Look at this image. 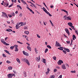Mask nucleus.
<instances>
[{"label": "nucleus", "mask_w": 78, "mask_h": 78, "mask_svg": "<svg viewBox=\"0 0 78 78\" xmlns=\"http://www.w3.org/2000/svg\"><path fill=\"white\" fill-rule=\"evenodd\" d=\"M4 6H5V7H7V6H9V4L8 3L6 4V3H4Z\"/></svg>", "instance_id": "obj_13"}, {"label": "nucleus", "mask_w": 78, "mask_h": 78, "mask_svg": "<svg viewBox=\"0 0 78 78\" xmlns=\"http://www.w3.org/2000/svg\"><path fill=\"white\" fill-rule=\"evenodd\" d=\"M14 47H15V48H17V47H18V45H15L13 46Z\"/></svg>", "instance_id": "obj_27"}, {"label": "nucleus", "mask_w": 78, "mask_h": 78, "mask_svg": "<svg viewBox=\"0 0 78 78\" xmlns=\"http://www.w3.org/2000/svg\"><path fill=\"white\" fill-rule=\"evenodd\" d=\"M61 10H62V11H64V12H65L67 13L68 15V12H67V11H66V10L62 9Z\"/></svg>", "instance_id": "obj_17"}, {"label": "nucleus", "mask_w": 78, "mask_h": 78, "mask_svg": "<svg viewBox=\"0 0 78 78\" xmlns=\"http://www.w3.org/2000/svg\"><path fill=\"white\" fill-rule=\"evenodd\" d=\"M66 51H67V52H70V50H69V49L67 48V49L66 50Z\"/></svg>", "instance_id": "obj_48"}, {"label": "nucleus", "mask_w": 78, "mask_h": 78, "mask_svg": "<svg viewBox=\"0 0 78 78\" xmlns=\"http://www.w3.org/2000/svg\"><path fill=\"white\" fill-rule=\"evenodd\" d=\"M23 53L24 55H26V56H28V53L27 52H26L25 51H23Z\"/></svg>", "instance_id": "obj_11"}, {"label": "nucleus", "mask_w": 78, "mask_h": 78, "mask_svg": "<svg viewBox=\"0 0 78 78\" xmlns=\"http://www.w3.org/2000/svg\"><path fill=\"white\" fill-rule=\"evenodd\" d=\"M65 30L66 32L69 35V36H70V32H69V31L68 30V29L66 28L65 29Z\"/></svg>", "instance_id": "obj_6"}, {"label": "nucleus", "mask_w": 78, "mask_h": 78, "mask_svg": "<svg viewBox=\"0 0 78 78\" xmlns=\"http://www.w3.org/2000/svg\"><path fill=\"white\" fill-rule=\"evenodd\" d=\"M43 11H44V12H45L46 13H47L48 12V11H47V10H46V9H45V8L43 7Z\"/></svg>", "instance_id": "obj_18"}, {"label": "nucleus", "mask_w": 78, "mask_h": 78, "mask_svg": "<svg viewBox=\"0 0 78 78\" xmlns=\"http://www.w3.org/2000/svg\"><path fill=\"white\" fill-rule=\"evenodd\" d=\"M63 52L64 53V54H66L67 53V52H66V51H65L63 50Z\"/></svg>", "instance_id": "obj_42"}, {"label": "nucleus", "mask_w": 78, "mask_h": 78, "mask_svg": "<svg viewBox=\"0 0 78 78\" xmlns=\"http://www.w3.org/2000/svg\"><path fill=\"white\" fill-rule=\"evenodd\" d=\"M47 47H48V48H51V46H50V45H47Z\"/></svg>", "instance_id": "obj_37"}, {"label": "nucleus", "mask_w": 78, "mask_h": 78, "mask_svg": "<svg viewBox=\"0 0 78 78\" xmlns=\"http://www.w3.org/2000/svg\"><path fill=\"white\" fill-rule=\"evenodd\" d=\"M20 1H21V2H22L23 3H24V2H25V1H23V0H20Z\"/></svg>", "instance_id": "obj_57"}, {"label": "nucleus", "mask_w": 78, "mask_h": 78, "mask_svg": "<svg viewBox=\"0 0 78 78\" xmlns=\"http://www.w3.org/2000/svg\"><path fill=\"white\" fill-rule=\"evenodd\" d=\"M8 39V37H5V40L6 41L7 39Z\"/></svg>", "instance_id": "obj_58"}, {"label": "nucleus", "mask_w": 78, "mask_h": 78, "mask_svg": "<svg viewBox=\"0 0 78 78\" xmlns=\"http://www.w3.org/2000/svg\"><path fill=\"white\" fill-rule=\"evenodd\" d=\"M12 5H13V4H11L9 6V8H10V7H11V6H12Z\"/></svg>", "instance_id": "obj_45"}, {"label": "nucleus", "mask_w": 78, "mask_h": 78, "mask_svg": "<svg viewBox=\"0 0 78 78\" xmlns=\"http://www.w3.org/2000/svg\"><path fill=\"white\" fill-rule=\"evenodd\" d=\"M14 46H11L10 47V49H11V50H13V49H14Z\"/></svg>", "instance_id": "obj_35"}, {"label": "nucleus", "mask_w": 78, "mask_h": 78, "mask_svg": "<svg viewBox=\"0 0 78 78\" xmlns=\"http://www.w3.org/2000/svg\"><path fill=\"white\" fill-rule=\"evenodd\" d=\"M73 40H75V39H76V36H75V35H73Z\"/></svg>", "instance_id": "obj_21"}, {"label": "nucleus", "mask_w": 78, "mask_h": 78, "mask_svg": "<svg viewBox=\"0 0 78 78\" xmlns=\"http://www.w3.org/2000/svg\"><path fill=\"white\" fill-rule=\"evenodd\" d=\"M43 62H44V63H46V59H43Z\"/></svg>", "instance_id": "obj_26"}, {"label": "nucleus", "mask_w": 78, "mask_h": 78, "mask_svg": "<svg viewBox=\"0 0 78 78\" xmlns=\"http://www.w3.org/2000/svg\"><path fill=\"white\" fill-rule=\"evenodd\" d=\"M66 42L67 44H70V41H67Z\"/></svg>", "instance_id": "obj_55"}, {"label": "nucleus", "mask_w": 78, "mask_h": 78, "mask_svg": "<svg viewBox=\"0 0 78 78\" xmlns=\"http://www.w3.org/2000/svg\"><path fill=\"white\" fill-rule=\"evenodd\" d=\"M2 55L3 56V57H4L5 58H6V55H5V54H2Z\"/></svg>", "instance_id": "obj_36"}, {"label": "nucleus", "mask_w": 78, "mask_h": 78, "mask_svg": "<svg viewBox=\"0 0 78 78\" xmlns=\"http://www.w3.org/2000/svg\"><path fill=\"white\" fill-rule=\"evenodd\" d=\"M8 78H12V74H9L7 75Z\"/></svg>", "instance_id": "obj_9"}, {"label": "nucleus", "mask_w": 78, "mask_h": 78, "mask_svg": "<svg viewBox=\"0 0 78 78\" xmlns=\"http://www.w3.org/2000/svg\"><path fill=\"white\" fill-rule=\"evenodd\" d=\"M50 22L52 27H53V23H52V22H51V21L50 20Z\"/></svg>", "instance_id": "obj_33"}, {"label": "nucleus", "mask_w": 78, "mask_h": 78, "mask_svg": "<svg viewBox=\"0 0 78 78\" xmlns=\"http://www.w3.org/2000/svg\"><path fill=\"white\" fill-rule=\"evenodd\" d=\"M8 16L9 17H12V16L10 15H8Z\"/></svg>", "instance_id": "obj_52"}, {"label": "nucleus", "mask_w": 78, "mask_h": 78, "mask_svg": "<svg viewBox=\"0 0 78 78\" xmlns=\"http://www.w3.org/2000/svg\"><path fill=\"white\" fill-rule=\"evenodd\" d=\"M6 62H7V63H9V61H7Z\"/></svg>", "instance_id": "obj_63"}, {"label": "nucleus", "mask_w": 78, "mask_h": 78, "mask_svg": "<svg viewBox=\"0 0 78 78\" xmlns=\"http://www.w3.org/2000/svg\"><path fill=\"white\" fill-rule=\"evenodd\" d=\"M59 48H60V50H63V47H60Z\"/></svg>", "instance_id": "obj_40"}, {"label": "nucleus", "mask_w": 78, "mask_h": 78, "mask_svg": "<svg viewBox=\"0 0 78 78\" xmlns=\"http://www.w3.org/2000/svg\"><path fill=\"white\" fill-rule=\"evenodd\" d=\"M71 28H72V29H73L74 28V27L73 26H71Z\"/></svg>", "instance_id": "obj_62"}, {"label": "nucleus", "mask_w": 78, "mask_h": 78, "mask_svg": "<svg viewBox=\"0 0 78 78\" xmlns=\"http://www.w3.org/2000/svg\"><path fill=\"white\" fill-rule=\"evenodd\" d=\"M54 72H56L57 71V69H54Z\"/></svg>", "instance_id": "obj_47"}, {"label": "nucleus", "mask_w": 78, "mask_h": 78, "mask_svg": "<svg viewBox=\"0 0 78 78\" xmlns=\"http://www.w3.org/2000/svg\"><path fill=\"white\" fill-rule=\"evenodd\" d=\"M23 3V4H24V5H27V6H28V5H27V3H26V2H25L24 1V2Z\"/></svg>", "instance_id": "obj_51"}, {"label": "nucleus", "mask_w": 78, "mask_h": 78, "mask_svg": "<svg viewBox=\"0 0 78 78\" xmlns=\"http://www.w3.org/2000/svg\"><path fill=\"white\" fill-rule=\"evenodd\" d=\"M27 49H28V50H30V51H31V47H30V46H27Z\"/></svg>", "instance_id": "obj_23"}, {"label": "nucleus", "mask_w": 78, "mask_h": 78, "mask_svg": "<svg viewBox=\"0 0 78 78\" xmlns=\"http://www.w3.org/2000/svg\"><path fill=\"white\" fill-rule=\"evenodd\" d=\"M2 13L3 14V15H2V17H5V18H8V16H7V14H6V13L4 12H2Z\"/></svg>", "instance_id": "obj_1"}, {"label": "nucleus", "mask_w": 78, "mask_h": 78, "mask_svg": "<svg viewBox=\"0 0 78 78\" xmlns=\"http://www.w3.org/2000/svg\"><path fill=\"white\" fill-rule=\"evenodd\" d=\"M47 70H48V71L47 72H46V75H48V74L49 73V72L50 71V69H49V68H48Z\"/></svg>", "instance_id": "obj_12"}, {"label": "nucleus", "mask_w": 78, "mask_h": 78, "mask_svg": "<svg viewBox=\"0 0 78 78\" xmlns=\"http://www.w3.org/2000/svg\"><path fill=\"white\" fill-rule=\"evenodd\" d=\"M12 67L11 66L9 67H8V69H9V70H12Z\"/></svg>", "instance_id": "obj_32"}, {"label": "nucleus", "mask_w": 78, "mask_h": 78, "mask_svg": "<svg viewBox=\"0 0 78 78\" xmlns=\"http://www.w3.org/2000/svg\"><path fill=\"white\" fill-rule=\"evenodd\" d=\"M55 46L56 47H61V44L58 42L57 41H56L55 43Z\"/></svg>", "instance_id": "obj_4"}, {"label": "nucleus", "mask_w": 78, "mask_h": 78, "mask_svg": "<svg viewBox=\"0 0 78 78\" xmlns=\"http://www.w3.org/2000/svg\"><path fill=\"white\" fill-rule=\"evenodd\" d=\"M75 31L76 33V34H77V35H78V31H76V30H75Z\"/></svg>", "instance_id": "obj_54"}, {"label": "nucleus", "mask_w": 78, "mask_h": 78, "mask_svg": "<svg viewBox=\"0 0 78 78\" xmlns=\"http://www.w3.org/2000/svg\"><path fill=\"white\" fill-rule=\"evenodd\" d=\"M18 2L19 3H20V0H18Z\"/></svg>", "instance_id": "obj_64"}, {"label": "nucleus", "mask_w": 78, "mask_h": 78, "mask_svg": "<svg viewBox=\"0 0 78 78\" xmlns=\"http://www.w3.org/2000/svg\"><path fill=\"white\" fill-rule=\"evenodd\" d=\"M41 59V58H40V56H39V57H36V61H40Z\"/></svg>", "instance_id": "obj_10"}, {"label": "nucleus", "mask_w": 78, "mask_h": 78, "mask_svg": "<svg viewBox=\"0 0 78 78\" xmlns=\"http://www.w3.org/2000/svg\"><path fill=\"white\" fill-rule=\"evenodd\" d=\"M6 31H9V32H10V31H12V30L10 29H6Z\"/></svg>", "instance_id": "obj_19"}, {"label": "nucleus", "mask_w": 78, "mask_h": 78, "mask_svg": "<svg viewBox=\"0 0 78 78\" xmlns=\"http://www.w3.org/2000/svg\"><path fill=\"white\" fill-rule=\"evenodd\" d=\"M47 14H48V15H49V16H50V17H51V16H52V15H51V14H50L49 12H48L47 13Z\"/></svg>", "instance_id": "obj_22"}, {"label": "nucleus", "mask_w": 78, "mask_h": 78, "mask_svg": "<svg viewBox=\"0 0 78 78\" xmlns=\"http://www.w3.org/2000/svg\"><path fill=\"white\" fill-rule=\"evenodd\" d=\"M22 22H20L18 24H17L16 25V29H19L21 26H20V25H21L22 24Z\"/></svg>", "instance_id": "obj_2"}, {"label": "nucleus", "mask_w": 78, "mask_h": 78, "mask_svg": "<svg viewBox=\"0 0 78 78\" xmlns=\"http://www.w3.org/2000/svg\"><path fill=\"white\" fill-rule=\"evenodd\" d=\"M17 7L19 8L20 9H22V7L21 6H20V5H17Z\"/></svg>", "instance_id": "obj_30"}, {"label": "nucleus", "mask_w": 78, "mask_h": 78, "mask_svg": "<svg viewBox=\"0 0 78 78\" xmlns=\"http://www.w3.org/2000/svg\"><path fill=\"white\" fill-rule=\"evenodd\" d=\"M24 76L25 77H27V73H24Z\"/></svg>", "instance_id": "obj_39"}, {"label": "nucleus", "mask_w": 78, "mask_h": 78, "mask_svg": "<svg viewBox=\"0 0 78 78\" xmlns=\"http://www.w3.org/2000/svg\"><path fill=\"white\" fill-rule=\"evenodd\" d=\"M16 60L19 63V64H20V60H19V59L17 58Z\"/></svg>", "instance_id": "obj_24"}, {"label": "nucleus", "mask_w": 78, "mask_h": 78, "mask_svg": "<svg viewBox=\"0 0 78 78\" xmlns=\"http://www.w3.org/2000/svg\"><path fill=\"white\" fill-rule=\"evenodd\" d=\"M25 33L27 34H29V32L28 31H25L24 32Z\"/></svg>", "instance_id": "obj_25"}, {"label": "nucleus", "mask_w": 78, "mask_h": 78, "mask_svg": "<svg viewBox=\"0 0 78 78\" xmlns=\"http://www.w3.org/2000/svg\"><path fill=\"white\" fill-rule=\"evenodd\" d=\"M37 37H38L39 38H40L41 37V36H39V35H38V34H37Z\"/></svg>", "instance_id": "obj_53"}, {"label": "nucleus", "mask_w": 78, "mask_h": 78, "mask_svg": "<svg viewBox=\"0 0 78 78\" xmlns=\"http://www.w3.org/2000/svg\"><path fill=\"white\" fill-rule=\"evenodd\" d=\"M15 51H18V48H16L15 50Z\"/></svg>", "instance_id": "obj_46"}, {"label": "nucleus", "mask_w": 78, "mask_h": 78, "mask_svg": "<svg viewBox=\"0 0 78 78\" xmlns=\"http://www.w3.org/2000/svg\"><path fill=\"white\" fill-rule=\"evenodd\" d=\"M27 8L29 10V11H30L31 12H32V14H34V12H33L32 10L30 9V8L28 7H27Z\"/></svg>", "instance_id": "obj_7"}, {"label": "nucleus", "mask_w": 78, "mask_h": 78, "mask_svg": "<svg viewBox=\"0 0 78 78\" xmlns=\"http://www.w3.org/2000/svg\"><path fill=\"white\" fill-rule=\"evenodd\" d=\"M27 28L26 27H24V30H27Z\"/></svg>", "instance_id": "obj_56"}, {"label": "nucleus", "mask_w": 78, "mask_h": 78, "mask_svg": "<svg viewBox=\"0 0 78 78\" xmlns=\"http://www.w3.org/2000/svg\"><path fill=\"white\" fill-rule=\"evenodd\" d=\"M12 14L13 16H15V13H14V12L12 13Z\"/></svg>", "instance_id": "obj_49"}, {"label": "nucleus", "mask_w": 78, "mask_h": 78, "mask_svg": "<svg viewBox=\"0 0 78 78\" xmlns=\"http://www.w3.org/2000/svg\"><path fill=\"white\" fill-rule=\"evenodd\" d=\"M48 48H46L45 49V50L44 51V53H47V51H48Z\"/></svg>", "instance_id": "obj_29"}, {"label": "nucleus", "mask_w": 78, "mask_h": 78, "mask_svg": "<svg viewBox=\"0 0 78 78\" xmlns=\"http://www.w3.org/2000/svg\"><path fill=\"white\" fill-rule=\"evenodd\" d=\"M5 45H9V44L7 43H6V42L4 43V44Z\"/></svg>", "instance_id": "obj_34"}, {"label": "nucleus", "mask_w": 78, "mask_h": 78, "mask_svg": "<svg viewBox=\"0 0 78 78\" xmlns=\"http://www.w3.org/2000/svg\"><path fill=\"white\" fill-rule=\"evenodd\" d=\"M23 37H27V36L25 35H23Z\"/></svg>", "instance_id": "obj_60"}, {"label": "nucleus", "mask_w": 78, "mask_h": 78, "mask_svg": "<svg viewBox=\"0 0 78 78\" xmlns=\"http://www.w3.org/2000/svg\"><path fill=\"white\" fill-rule=\"evenodd\" d=\"M26 25V22L22 23L21 24L20 26H23V25Z\"/></svg>", "instance_id": "obj_15"}, {"label": "nucleus", "mask_w": 78, "mask_h": 78, "mask_svg": "<svg viewBox=\"0 0 78 78\" xmlns=\"http://www.w3.org/2000/svg\"><path fill=\"white\" fill-rule=\"evenodd\" d=\"M26 44H27V45H29V46H30V44L28 43H27Z\"/></svg>", "instance_id": "obj_59"}, {"label": "nucleus", "mask_w": 78, "mask_h": 78, "mask_svg": "<svg viewBox=\"0 0 78 78\" xmlns=\"http://www.w3.org/2000/svg\"><path fill=\"white\" fill-rule=\"evenodd\" d=\"M56 68H57V69H60V67H59V66H56Z\"/></svg>", "instance_id": "obj_61"}, {"label": "nucleus", "mask_w": 78, "mask_h": 78, "mask_svg": "<svg viewBox=\"0 0 78 78\" xmlns=\"http://www.w3.org/2000/svg\"><path fill=\"white\" fill-rule=\"evenodd\" d=\"M24 62H26L27 64H28L29 66H30V62H29V61L28 60H27V59L26 58H24Z\"/></svg>", "instance_id": "obj_3"}, {"label": "nucleus", "mask_w": 78, "mask_h": 78, "mask_svg": "<svg viewBox=\"0 0 78 78\" xmlns=\"http://www.w3.org/2000/svg\"><path fill=\"white\" fill-rule=\"evenodd\" d=\"M32 5H33L34 8H36V5H34V4H32Z\"/></svg>", "instance_id": "obj_50"}, {"label": "nucleus", "mask_w": 78, "mask_h": 78, "mask_svg": "<svg viewBox=\"0 0 78 78\" xmlns=\"http://www.w3.org/2000/svg\"><path fill=\"white\" fill-rule=\"evenodd\" d=\"M1 42H2V43L4 44H5V40H4L3 39H2L1 40Z\"/></svg>", "instance_id": "obj_20"}, {"label": "nucleus", "mask_w": 78, "mask_h": 78, "mask_svg": "<svg viewBox=\"0 0 78 78\" xmlns=\"http://www.w3.org/2000/svg\"><path fill=\"white\" fill-rule=\"evenodd\" d=\"M17 42H18V43H19V44H23V43H22V42L21 43L19 41H17Z\"/></svg>", "instance_id": "obj_43"}, {"label": "nucleus", "mask_w": 78, "mask_h": 78, "mask_svg": "<svg viewBox=\"0 0 78 78\" xmlns=\"http://www.w3.org/2000/svg\"><path fill=\"white\" fill-rule=\"evenodd\" d=\"M62 68L63 69H66V66H65V64H63L62 65Z\"/></svg>", "instance_id": "obj_8"}, {"label": "nucleus", "mask_w": 78, "mask_h": 78, "mask_svg": "<svg viewBox=\"0 0 78 78\" xmlns=\"http://www.w3.org/2000/svg\"><path fill=\"white\" fill-rule=\"evenodd\" d=\"M58 65H61L62 64H63V61L61 60H59L58 62Z\"/></svg>", "instance_id": "obj_5"}, {"label": "nucleus", "mask_w": 78, "mask_h": 78, "mask_svg": "<svg viewBox=\"0 0 78 78\" xmlns=\"http://www.w3.org/2000/svg\"><path fill=\"white\" fill-rule=\"evenodd\" d=\"M67 18L68 20H71V17H70V16L67 17Z\"/></svg>", "instance_id": "obj_28"}, {"label": "nucleus", "mask_w": 78, "mask_h": 78, "mask_svg": "<svg viewBox=\"0 0 78 78\" xmlns=\"http://www.w3.org/2000/svg\"><path fill=\"white\" fill-rule=\"evenodd\" d=\"M66 67L67 68H69V66L67 64H66Z\"/></svg>", "instance_id": "obj_31"}, {"label": "nucleus", "mask_w": 78, "mask_h": 78, "mask_svg": "<svg viewBox=\"0 0 78 78\" xmlns=\"http://www.w3.org/2000/svg\"><path fill=\"white\" fill-rule=\"evenodd\" d=\"M35 52L36 53H37V49H36V48H35Z\"/></svg>", "instance_id": "obj_44"}, {"label": "nucleus", "mask_w": 78, "mask_h": 78, "mask_svg": "<svg viewBox=\"0 0 78 78\" xmlns=\"http://www.w3.org/2000/svg\"><path fill=\"white\" fill-rule=\"evenodd\" d=\"M53 59L56 61V57L55 56H54L53 57Z\"/></svg>", "instance_id": "obj_38"}, {"label": "nucleus", "mask_w": 78, "mask_h": 78, "mask_svg": "<svg viewBox=\"0 0 78 78\" xmlns=\"http://www.w3.org/2000/svg\"><path fill=\"white\" fill-rule=\"evenodd\" d=\"M4 51L7 53H8L9 55H11V53H9V51H8L6 50H4Z\"/></svg>", "instance_id": "obj_16"}, {"label": "nucleus", "mask_w": 78, "mask_h": 78, "mask_svg": "<svg viewBox=\"0 0 78 78\" xmlns=\"http://www.w3.org/2000/svg\"><path fill=\"white\" fill-rule=\"evenodd\" d=\"M68 24L69 25V26H70V27H71L73 25V24L72 23H68Z\"/></svg>", "instance_id": "obj_14"}, {"label": "nucleus", "mask_w": 78, "mask_h": 78, "mask_svg": "<svg viewBox=\"0 0 78 78\" xmlns=\"http://www.w3.org/2000/svg\"><path fill=\"white\" fill-rule=\"evenodd\" d=\"M71 73H76V71H71Z\"/></svg>", "instance_id": "obj_41"}]
</instances>
